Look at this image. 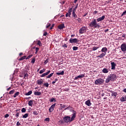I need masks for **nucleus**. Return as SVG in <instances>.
I'll use <instances>...</instances> for the list:
<instances>
[{"label":"nucleus","instance_id":"1","mask_svg":"<svg viewBox=\"0 0 126 126\" xmlns=\"http://www.w3.org/2000/svg\"><path fill=\"white\" fill-rule=\"evenodd\" d=\"M70 112H72L73 113L72 115L71 118H70L69 116H65L63 118L64 123H70L73 121H74V119L76 118V111H74L73 109H71Z\"/></svg>","mask_w":126,"mask_h":126},{"label":"nucleus","instance_id":"2","mask_svg":"<svg viewBox=\"0 0 126 126\" xmlns=\"http://www.w3.org/2000/svg\"><path fill=\"white\" fill-rule=\"evenodd\" d=\"M116 78H117V76H116L115 74H110L106 78L105 83H109L110 81H114Z\"/></svg>","mask_w":126,"mask_h":126},{"label":"nucleus","instance_id":"3","mask_svg":"<svg viewBox=\"0 0 126 126\" xmlns=\"http://www.w3.org/2000/svg\"><path fill=\"white\" fill-rule=\"evenodd\" d=\"M90 26L91 27H94V28H96L98 29V28H100L101 26L98 23H97V20L96 19H94L90 24Z\"/></svg>","mask_w":126,"mask_h":126},{"label":"nucleus","instance_id":"4","mask_svg":"<svg viewBox=\"0 0 126 126\" xmlns=\"http://www.w3.org/2000/svg\"><path fill=\"white\" fill-rule=\"evenodd\" d=\"M105 81L103 79H97L95 80L94 83L95 85H102Z\"/></svg>","mask_w":126,"mask_h":126},{"label":"nucleus","instance_id":"5","mask_svg":"<svg viewBox=\"0 0 126 126\" xmlns=\"http://www.w3.org/2000/svg\"><path fill=\"white\" fill-rule=\"evenodd\" d=\"M86 31H87V27H83L79 30V32L80 34H84V33H86Z\"/></svg>","mask_w":126,"mask_h":126},{"label":"nucleus","instance_id":"6","mask_svg":"<svg viewBox=\"0 0 126 126\" xmlns=\"http://www.w3.org/2000/svg\"><path fill=\"white\" fill-rule=\"evenodd\" d=\"M69 41L71 44H72V43H78V42H79V40H78L77 38H71Z\"/></svg>","mask_w":126,"mask_h":126},{"label":"nucleus","instance_id":"7","mask_svg":"<svg viewBox=\"0 0 126 126\" xmlns=\"http://www.w3.org/2000/svg\"><path fill=\"white\" fill-rule=\"evenodd\" d=\"M121 49L122 52H126V43H124L121 46Z\"/></svg>","mask_w":126,"mask_h":126},{"label":"nucleus","instance_id":"8","mask_svg":"<svg viewBox=\"0 0 126 126\" xmlns=\"http://www.w3.org/2000/svg\"><path fill=\"white\" fill-rule=\"evenodd\" d=\"M71 12H72V8H70L68 11V12L66 14V17H70Z\"/></svg>","mask_w":126,"mask_h":126},{"label":"nucleus","instance_id":"9","mask_svg":"<svg viewBox=\"0 0 126 126\" xmlns=\"http://www.w3.org/2000/svg\"><path fill=\"white\" fill-rule=\"evenodd\" d=\"M56 105H57V103H54L51 106V107L49 109V111L50 113H52V112H53V111H54V108H55V107H56Z\"/></svg>","mask_w":126,"mask_h":126},{"label":"nucleus","instance_id":"10","mask_svg":"<svg viewBox=\"0 0 126 126\" xmlns=\"http://www.w3.org/2000/svg\"><path fill=\"white\" fill-rule=\"evenodd\" d=\"M85 76V74H82L80 75H78L77 77H75V78L74 79V80H77L78 78H83Z\"/></svg>","mask_w":126,"mask_h":126},{"label":"nucleus","instance_id":"11","mask_svg":"<svg viewBox=\"0 0 126 126\" xmlns=\"http://www.w3.org/2000/svg\"><path fill=\"white\" fill-rule=\"evenodd\" d=\"M105 19V15L102 16L96 19L97 22H100V21H103Z\"/></svg>","mask_w":126,"mask_h":126},{"label":"nucleus","instance_id":"12","mask_svg":"<svg viewBox=\"0 0 126 126\" xmlns=\"http://www.w3.org/2000/svg\"><path fill=\"white\" fill-rule=\"evenodd\" d=\"M36 83L37 84H38V85H41V84H43V83H44V81L43 80V79H40V80H37Z\"/></svg>","mask_w":126,"mask_h":126},{"label":"nucleus","instance_id":"13","mask_svg":"<svg viewBox=\"0 0 126 126\" xmlns=\"http://www.w3.org/2000/svg\"><path fill=\"white\" fill-rule=\"evenodd\" d=\"M58 29H60V30H63V28H65V26H64V24H60L58 26Z\"/></svg>","mask_w":126,"mask_h":126},{"label":"nucleus","instance_id":"14","mask_svg":"<svg viewBox=\"0 0 126 126\" xmlns=\"http://www.w3.org/2000/svg\"><path fill=\"white\" fill-rule=\"evenodd\" d=\"M72 16H73L74 19H76L78 18L77 15L75 13V11L74 10H72Z\"/></svg>","mask_w":126,"mask_h":126},{"label":"nucleus","instance_id":"15","mask_svg":"<svg viewBox=\"0 0 126 126\" xmlns=\"http://www.w3.org/2000/svg\"><path fill=\"white\" fill-rule=\"evenodd\" d=\"M85 104L87 105V106L90 107V106L92 105V103H91V100H90V99H88L85 102Z\"/></svg>","mask_w":126,"mask_h":126},{"label":"nucleus","instance_id":"16","mask_svg":"<svg viewBox=\"0 0 126 126\" xmlns=\"http://www.w3.org/2000/svg\"><path fill=\"white\" fill-rule=\"evenodd\" d=\"M111 69H116V65L117 64L115 62H112L111 63Z\"/></svg>","mask_w":126,"mask_h":126},{"label":"nucleus","instance_id":"17","mask_svg":"<svg viewBox=\"0 0 126 126\" xmlns=\"http://www.w3.org/2000/svg\"><path fill=\"white\" fill-rule=\"evenodd\" d=\"M120 101H121V102H126V95L122 96L120 98Z\"/></svg>","mask_w":126,"mask_h":126},{"label":"nucleus","instance_id":"18","mask_svg":"<svg viewBox=\"0 0 126 126\" xmlns=\"http://www.w3.org/2000/svg\"><path fill=\"white\" fill-rule=\"evenodd\" d=\"M107 51H108V49L107 48V47H103L102 48L101 52H102V53H104V54H106Z\"/></svg>","mask_w":126,"mask_h":126},{"label":"nucleus","instance_id":"19","mask_svg":"<svg viewBox=\"0 0 126 126\" xmlns=\"http://www.w3.org/2000/svg\"><path fill=\"white\" fill-rule=\"evenodd\" d=\"M51 72V70H49L48 71H47L46 73H44L43 74H42L40 77H45V76H46V75H48V74H49V73Z\"/></svg>","mask_w":126,"mask_h":126},{"label":"nucleus","instance_id":"20","mask_svg":"<svg viewBox=\"0 0 126 126\" xmlns=\"http://www.w3.org/2000/svg\"><path fill=\"white\" fill-rule=\"evenodd\" d=\"M117 95L118 93L117 92L111 91V96H114V97L116 98Z\"/></svg>","mask_w":126,"mask_h":126},{"label":"nucleus","instance_id":"21","mask_svg":"<svg viewBox=\"0 0 126 126\" xmlns=\"http://www.w3.org/2000/svg\"><path fill=\"white\" fill-rule=\"evenodd\" d=\"M105 56H106V54L102 53L99 56H98L97 58H100V59H102V58H103V57H105Z\"/></svg>","mask_w":126,"mask_h":126},{"label":"nucleus","instance_id":"22","mask_svg":"<svg viewBox=\"0 0 126 126\" xmlns=\"http://www.w3.org/2000/svg\"><path fill=\"white\" fill-rule=\"evenodd\" d=\"M102 71L103 73H108V72H109V70L106 68H103Z\"/></svg>","mask_w":126,"mask_h":126},{"label":"nucleus","instance_id":"23","mask_svg":"<svg viewBox=\"0 0 126 126\" xmlns=\"http://www.w3.org/2000/svg\"><path fill=\"white\" fill-rule=\"evenodd\" d=\"M34 94L35 96H40V95H41L42 94V93L41 92H35L34 93Z\"/></svg>","mask_w":126,"mask_h":126},{"label":"nucleus","instance_id":"24","mask_svg":"<svg viewBox=\"0 0 126 126\" xmlns=\"http://www.w3.org/2000/svg\"><path fill=\"white\" fill-rule=\"evenodd\" d=\"M56 74L57 75H63L64 74V71H62L61 72H57Z\"/></svg>","mask_w":126,"mask_h":126},{"label":"nucleus","instance_id":"25","mask_svg":"<svg viewBox=\"0 0 126 126\" xmlns=\"http://www.w3.org/2000/svg\"><path fill=\"white\" fill-rule=\"evenodd\" d=\"M33 100H31L29 101V103H28L29 106H31V107H32V106H33Z\"/></svg>","mask_w":126,"mask_h":126},{"label":"nucleus","instance_id":"26","mask_svg":"<svg viewBox=\"0 0 126 126\" xmlns=\"http://www.w3.org/2000/svg\"><path fill=\"white\" fill-rule=\"evenodd\" d=\"M27 57V56H24L23 57H22L21 58H20L19 59V61H23V60H25V59H26V58Z\"/></svg>","mask_w":126,"mask_h":126},{"label":"nucleus","instance_id":"27","mask_svg":"<svg viewBox=\"0 0 126 126\" xmlns=\"http://www.w3.org/2000/svg\"><path fill=\"white\" fill-rule=\"evenodd\" d=\"M19 94H20L19 92H16V93L14 94V96H13L14 98H16V97H17V96H18V95H19Z\"/></svg>","mask_w":126,"mask_h":126},{"label":"nucleus","instance_id":"28","mask_svg":"<svg viewBox=\"0 0 126 126\" xmlns=\"http://www.w3.org/2000/svg\"><path fill=\"white\" fill-rule=\"evenodd\" d=\"M37 45L39 46V47H42V42H41V41L38 40L37 41Z\"/></svg>","mask_w":126,"mask_h":126},{"label":"nucleus","instance_id":"29","mask_svg":"<svg viewBox=\"0 0 126 126\" xmlns=\"http://www.w3.org/2000/svg\"><path fill=\"white\" fill-rule=\"evenodd\" d=\"M22 118L23 119H26V118H28V113H26L24 114V115H23Z\"/></svg>","mask_w":126,"mask_h":126},{"label":"nucleus","instance_id":"30","mask_svg":"<svg viewBox=\"0 0 126 126\" xmlns=\"http://www.w3.org/2000/svg\"><path fill=\"white\" fill-rule=\"evenodd\" d=\"M32 94V91H30L26 94V96H29V95H31Z\"/></svg>","mask_w":126,"mask_h":126},{"label":"nucleus","instance_id":"31","mask_svg":"<svg viewBox=\"0 0 126 126\" xmlns=\"http://www.w3.org/2000/svg\"><path fill=\"white\" fill-rule=\"evenodd\" d=\"M33 57V55L31 54L29 56H28L27 57H26V60H29L30 59H31Z\"/></svg>","mask_w":126,"mask_h":126},{"label":"nucleus","instance_id":"32","mask_svg":"<svg viewBox=\"0 0 126 126\" xmlns=\"http://www.w3.org/2000/svg\"><path fill=\"white\" fill-rule=\"evenodd\" d=\"M33 115H34L35 116H37V115H38V114H39V111H33Z\"/></svg>","mask_w":126,"mask_h":126},{"label":"nucleus","instance_id":"33","mask_svg":"<svg viewBox=\"0 0 126 126\" xmlns=\"http://www.w3.org/2000/svg\"><path fill=\"white\" fill-rule=\"evenodd\" d=\"M53 74H54V73H52L50 74L49 75L46 76V78H51V77H52V76H53Z\"/></svg>","mask_w":126,"mask_h":126},{"label":"nucleus","instance_id":"34","mask_svg":"<svg viewBox=\"0 0 126 126\" xmlns=\"http://www.w3.org/2000/svg\"><path fill=\"white\" fill-rule=\"evenodd\" d=\"M15 92V90H13L10 91V92L9 93V94L10 95H12V94H13Z\"/></svg>","mask_w":126,"mask_h":126},{"label":"nucleus","instance_id":"35","mask_svg":"<svg viewBox=\"0 0 126 126\" xmlns=\"http://www.w3.org/2000/svg\"><path fill=\"white\" fill-rule=\"evenodd\" d=\"M97 49H99V47L94 46L93 47L92 50L93 51H96Z\"/></svg>","mask_w":126,"mask_h":126},{"label":"nucleus","instance_id":"36","mask_svg":"<svg viewBox=\"0 0 126 126\" xmlns=\"http://www.w3.org/2000/svg\"><path fill=\"white\" fill-rule=\"evenodd\" d=\"M57 100L55 98H52L50 99V102H56Z\"/></svg>","mask_w":126,"mask_h":126},{"label":"nucleus","instance_id":"37","mask_svg":"<svg viewBox=\"0 0 126 126\" xmlns=\"http://www.w3.org/2000/svg\"><path fill=\"white\" fill-rule=\"evenodd\" d=\"M45 71H46V69H43L42 70H41L39 71V73L40 74H42V73H43V72H45Z\"/></svg>","mask_w":126,"mask_h":126},{"label":"nucleus","instance_id":"38","mask_svg":"<svg viewBox=\"0 0 126 126\" xmlns=\"http://www.w3.org/2000/svg\"><path fill=\"white\" fill-rule=\"evenodd\" d=\"M75 20H77L79 23H81V22H82V20L80 18H78V19H76Z\"/></svg>","mask_w":126,"mask_h":126},{"label":"nucleus","instance_id":"39","mask_svg":"<svg viewBox=\"0 0 126 126\" xmlns=\"http://www.w3.org/2000/svg\"><path fill=\"white\" fill-rule=\"evenodd\" d=\"M22 113H26V109L25 108H23L21 110Z\"/></svg>","mask_w":126,"mask_h":126},{"label":"nucleus","instance_id":"40","mask_svg":"<svg viewBox=\"0 0 126 126\" xmlns=\"http://www.w3.org/2000/svg\"><path fill=\"white\" fill-rule=\"evenodd\" d=\"M39 51V48H38V47H36L35 48V54H36V55H37V54H38V52Z\"/></svg>","mask_w":126,"mask_h":126},{"label":"nucleus","instance_id":"41","mask_svg":"<svg viewBox=\"0 0 126 126\" xmlns=\"http://www.w3.org/2000/svg\"><path fill=\"white\" fill-rule=\"evenodd\" d=\"M77 50H78V47L74 46L73 47V51H77Z\"/></svg>","mask_w":126,"mask_h":126},{"label":"nucleus","instance_id":"42","mask_svg":"<svg viewBox=\"0 0 126 126\" xmlns=\"http://www.w3.org/2000/svg\"><path fill=\"white\" fill-rule=\"evenodd\" d=\"M78 6V4L77 3L75 8H73V10H74L75 12V10H76V9L77 8Z\"/></svg>","mask_w":126,"mask_h":126},{"label":"nucleus","instance_id":"43","mask_svg":"<svg viewBox=\"0 0 126 126\" xmlns=\"http://www.w3.org/2000/svg\"><path fill=\"white\" fill-rule=\"evenodd\" d=\"M59 79H58V78H56L55 80L52 82V84H55V83H56V82H57V81Z\"/></svg>","mask_w":126,"mask_h":126},{"label":"nucleus","instance_id":"44","mask_svg":"<svg viewBox=\"0 0 126 126\" xmlns=\"http://www.w3.org/2000/svg\"><path fill=\"white\" fill-rule=\"evenodd\" d=\"M35 61H36V59L35 58L32 59V61H31V63H34Z\"/></svg>","mask_w":126,"mask_h":126},{"label":"nucleus","instance_id":"45","mask_svg":"<svg viewBox=\"0 0 126 126\" xmlns=\"http://www.w3.org/2000/svg\"><path fill=\"white\" fill-rule=\"evenodd\" d=\"M59 123H60V125H62L63 124L64 122H63V120H61L59 121Z\"/></svg>","mask_w":126,"mask_h":126},{"label":"nucleus","instance_id":"46","mask_svg":"<svg viewBox=\"0 0 126 126\" xmlns=\"http://www.w3.org/2000/svg\"><path fill=\"white\" fill-rule=\"evenodd\" d=\"M43 85H44V86H45L46 87H49V84H48V83H44V84H43Z\"/></svg>","mask_w":126,"mask_h":126},{"label":"nucleus","instance_id":"47","mask_svg":"<svg viewBox=\"0 0 126 126\" xmlns=\"http://www.w3.org/2000/svg\"><path fill=\"white\" fill-rule=\"evenodd\" d=\"M44 121H45V122H50V118H46Z\"/></svg>","mask_w":126,"mask_h":126},{"label":"nucleus","instance_id":"48","mask_svg":"<svg viewBox=\"0 0 126 126\" xmlns=\"http://www.w3.org/2000/svg\"><path fill=\"white\" fill-rule=\"evenodd\" d=\"M63 48H67V45L66 44H64V45H62Z\"/></svg>","mask_w":126,"mask_h":126},{"label":"nucleus","instance_id":"49","mask_svg":"<svg viewBox=\"0 0 126 126\" xmlns=\"http://www.w3.org/2000/svg\"><path fill=\"white\" fill-rule=\"evenodd\" d=\"M49 63V61L47 59L45 62H44V64H47Z\"/></svg>","mask_w":126,"mask_h":126},{"label":"nucleus","instance_id":"50","mask_svg":"<svg viewBox=\"0 0 126 126\" xmlns=\"http://www.w3.org/2000/svg\"><path fill=\"white\" fill-rule=\"evenodd\" d=\"M9 117V114H6L4 116V118H8Z\"/></svg>","mask_w":126,"mask_h":126},{"label":"nucleus","instance_id":"51","mask_svg":"<svg viewBox=\"0 0 126 126\" xmlns=\"http://www.w3.org/2000/svg\"><path fill=\"white\" fill-rule=\"evenodd\" d=\"M20 125H21V124H20V123H19V121H18L17 122L16 126H20Z\"/></svg>","mask_w":126,"mask_h":126},{"label":"nucleus","instance_id":"52","mask_svg":"<svg viewBox=\"0 0 126 126\" xmlns=\"http://www.w3.org/2000/svg\"><path fill=\"white\" fill-rule=\"evenodd\" d=\"M15 117L17 118H18V117H19V113H16V114L15 115Z\"/></svg>","mask_w":126,"mask_h":126},{"label":"nucleus","instance_id":"53","mask_svg":"<svg viewBox=\"0 0 126 126\" xmlns=\"http://www.w3.org/2000/svg\"><path fill=\"white\" fill-rule=\"evenodd\" d=\"M28 76H29L28 73H26L24 75V78H25V77H28Z\"/></svg>","mask_w":126,"mask_h":126},{"label":"nucleus","instance_id":"54","mask_svg":"<svg viewBox=\"0 0 126 126\" xmlns=\"http://www.w3.org/2000/svg\"><path fill=\"white\" fill-rule=\"evenodd\" d=\"M55 26V24H52V26L50 28V30H52L53 29V28Z\"/></svg>","mask_w":126,"mask_h":126},{"label":"nucleus","instance_id":"55","mask_svg":"<svg viewBox=\"0 0 126 126\" xmlns=\"http://www.w3.org/2000/svg\"><path fill=\"white\" fill-rule=\"evenodd\" d=\"M47 35H48V32H44L43 36H47Z\"/></svg>","mask_w":126,"mask_h":126},{"label":"nucleus","instance_id":"56","mask_svg":"<svg viewBox=\"0 0 126 126\" xmlns=\"http://www.w3.org/2000/svg\"><path fill=\"white\" fill-rule=\"evenodd\" d=\"M50 26H51V24H48V25L46 26V28H49V27H50Z\"/></svg>","mask_w":126,"mask_h":126},{"label":"nucleus","instance_id":"57","mask_svg":"<svg viewBox=\"0 0 126 126\" xmlns=\"http://www.w3.org/2000/svg\"><path fill=\"white\" fill-rule=\"evenodd\" d=\"M123 38H126V34H123L122 36Z\"/></svg>","mask_w":126,"mask_h":126},{"label":"nucleus","instance_id":"58","mask_svg":"<svg viewBox=\"0 0 126 126\" xmlns=\"http://www.w3.org/2000/svg\"><path fill=\"white\" fill-rule=\"evenodd\" d=\"M25 99L26 100H28V99H31V97H26Z\"/></svg>","mask_w":126,"mask_h":126},{"label":"nucleus","instance_id":"59","mask_svg":"<svg viewBox=\"0 0 126 126\" xmlns=\"http://www.w3.org/2000/svg\"><path fill=\"white\" fill-rule=\"evenodd\" d=\"M97 11H94V14H97Z\"/></svg>","mask_w":126,"mask_h":126},{"label":"nucleus","instance_id":"60","mask_svg":"<svg viewBox=\"0 0 126 126\" xmlns=\"http://www.w3.org/2000/svg\"><path fill=\"white\" fill-rule=\"evenodd\" d=\"M22 55H23V53H20L19 54L20 57H21V56H22Z\"/></svg>","mask_w":126,"mask_h":126},{"label":"nucleus","instance_id":"61","mask_svg":"<svg viewBox=\"0 0 126 126\" xmlns=\"http://www.w3.org/2000/svg\"><path fill=\"white\" fill-rule=\"evenodd\" d=\"M108 31H109V29H106L104 31V32H108Z\"/></svg>","mask_w":126,"mask_h":126},{"label":"nucleus","instance_id":"62","mask_svg":"<svg viewBox=\"0 0 126 126\" xmlns=\"http://www.w3.org/2000/svg\"><path fill=\"white\" fill-rule=\"evenodd\" d=\"M10 89H11V87H9V88H8L7 89V91H9V90H10Z\"/></svg>","mask_w":126,"mask_h":126},{"label":"nucleus","instance_id":"63","mask_svg":"<svg viewBox=\"0 0 126 126\" xmlns=\"http://www.w3.org/2000/svg\"><path fill=\"white\" fill-rule=\"evenodd\" d=\"M74 36H75V35H74V34H72V35H71V37H72V38H73V37H74Z\"/></svg>","mask_w":126,"mask_h":126},{"label":"nucleus","instance_id":"64","mask_svg":"<svg viewBox=\"0 0 126 126\" xmlns=\"http://www.w3.org/2000/svg\"><path fill=\"white\" fill-rule=\"evenodd\" d=\"M123 91H124L125 93H126V88L125 89L123 90Z\"/></svg>","mask_w":126,"mask_h":126}]
</instances>
